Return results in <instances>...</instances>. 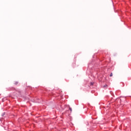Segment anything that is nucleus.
I'll return each instance as SVG.
<instances>
[{
  "label": "nucleus",
  "mask_w": 131,
  "mask_h": 131,
  "mask_svg": "<svg viewBox=\"0 0 131 131\" xmlns=\"http://www.w3.org/2000/svg\"><path fill=\"white\" fill-rule=\"evenodd\" d=\"M17 84H18V82H17V81H15L14 82V84H15V85H17Z\"/></svg>",
  "instance_id": "obj_1"
},
{
  "label": "nucleus",
  "mask_w": 131,
  "mask_h": 131,
  "mask_svg": "<svg viewBox=\"0 0 131 131\" xmlns=\"http://www.w3.org/2000/svg\"><path fill=\"white\" fill-rule=\"evenodd\" d=\"M110 76L112 77V76H113V74L112 73L110 74Z\"/></svg>",
  "instance_id": "obj_2"
},
{
  "label": "nucleus",
  "mask_w": 131,
  "mask_h": 131,
  "mask_svg": "<svg viewBox=\"0 0 131 131\" xmlns=\"http://www.w3.org/2000/svg\"><path fill=\"white\" fill-rule=\"evenodd\" d=\"M69 109H70L71 112H72V108L71 107H70Z\"/></svg>",
  "instance_id": "obj_3"
},
{
  "label": "nucleus",
  "mask_w": 131,
  "mask_h": 131,
  "mask_svg": "<svg viewBox=\"0 0 131 131\" xmlns=\"http://www.w3.org/2000/svg\"><path fill=\"white\" fill-rule=\"evenodd\" d=\"M91 85H94V83L91 82Z\"/></svg>",
  "instance_id": "obj_4"
}]
</instances>
